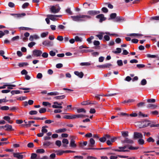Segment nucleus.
<instances>
[{"mask_svg": "<svg viewBox=\"0 0 159 159\" xmlns=\"http://www.w3.org/2000/svg\"><path fill=\"white\" fill-rule=\"evenodd\" d=\"M71 17L74 21L81 22L85 21L87 19H90L91 17L89 15H80L76 16H71Z\"/></svg>", "mask_w": 159, "mask_h": 159, "instance_id": "f257e3e1", "label": "nucleus"}, {"mask_svg": "<svg viewBox=\"0 0 159 159\" xmlns=\"http://www.w3.org/2000/svg\"><path fill=\"white\" fill-rule=\"evenodd\" d=\"M42 44L45 46L50 47L53 46V42L48 40H45L43 42Z\"/></svg>", "mask_w": 159, "mask_h": 159, "instance_id": "f03ea898", "label": "nucleus"}, {"mask_svg": "<svg viewBox=\"0 0 159 159\" xmlns=\"http://www.w3.org/2000/svg\"><path fill=\"white\" fill-rule=\"evenodd\" d=\"M134 141L128 138L125 137L124 140L121 141V143H127L129 145V144H132L134 143Z\"/></svg>", "mask_w": 159, "mask_h": 159, "instance_id": "7ed1b4c3", "label": "nucleus"}, {"mask_svg": "<svg viewBox=\"0 0 159 159\" xmlns=\"http://www.w3.org/2000/svg\"><path fill=\"white\" fill-rule=\"evenodd\" d=\"M32 52L33 55L37 57L40 56L42 53V52L41 50L37 49L34 50Z\"/></svg>", "mask_w": 159, "mask_h": 159, "instance_id": "20e7f679", "label": "nucleus"}, {"mask_svg": "<svg viewBox=\"0 0 159 159\" xmlns=\"http://www.w3.org/2000/svg\"><path fill=\"white\" fill-rule=\"evenodd\" d=\"M62 102L58 103L57 102H53L54 104L52 105V107L54 108H62V107L61 106Z\"/></svg>", "mask_w": 159, "mask_h": 159, "instance_id": "39448f33", "label": "nucleus"}, {"mask_svg": "<svg viewBox=\"0 0 159 159\" xmlns=\"http://www.w3.org/2000/svg\"><path fill=\"white\" fill-rule=\"evenodd\" d=\"M96 17L97 19H99V22L102 23L103 21H105L106 19V18L104 17V15L103 14H100L97 15Z\"/></svg>", "mask_w": 159, "mask_h": 159, "instance_id": "423d86ee", "label": "nucleus"}, {"mask_svg": "<svg viewBox=\"0 0 159 159\" xmlns=\"http://www.w3.org/2000/svg\"><path fill=\"white\" fill-rule=\"evenodd\" d=\"M100 13V11H95V10H90L89 11L87 12V14L91 16H95L96 15Z\"/></svg>", "mask_w": 159, "mask_h": 159, "instance_id": "0eeeda50", "label": "nucleus"}, {"mask_svg": "<svg viewBox=\"0 0 159 159\" xmlns=\"http://www.w3.org/2000/svg\"><path fill=\"white\" fill-rule=\"evenodd\" d=\"M143 137V136L141 133L137 132L134 133V139L142 138Z\"/></svg>", "mask_w": 159, "mask_h": 159, "instance_id": "6e6552de", "label": "nucleus"}, {"mask_svg": "<svg viewBox=\"0 0 159 159\" xmlns=\"http://www.w3.org/2000/svg\"><path fill=\"white\" fill-rule=\"evenodd\" d=\"M22 153H15L13 152V156L17 158L18 159H22L23 158V155L20 154Z\"/></svg>", "mask_w": 159, "mask_h": 159, "instance_id": "1a4fd4ad", "label": "nucleus"}, {"mask_svg": "<svg viewBox=\"0 0 159 159\" xmlns=\"http://www.w3.org/2000/svg\"><path fill=\"white\" fill-rule=\"evenodd\" d=\"M60 7H59L58 8L56 9L54 6H52L50 8L51 12L53 13H56L58 12L60 9Z\"/></svg>", "mask_w": 159, "mask_h": 159, "instance_id": "9d476101", "label": "nucleus"}, {"mask_svg": "<svg viewBox=\"0 0 159 159\" xmlns=\"http://www.w3.org/2000/svg\"><path fill=\"white\" fill-rule=\"evenodd\" d=\"M74 138V137L73 136L71 137V140L70 143V146L71 147L75 148L76 147V145L75 143V141Z\"/></svg>", "mask_w": 159, "mask_h": 159, "instance_id": "9b49d317", "label": "nucleus"}, {"mask_svg": "<svg viewBox=\"0 0 159 159\" xmlns=\"http://www.w3.org/2000/svg\"><path fill=\"white\" fill-rule=\"evenodd\" d=\"M74 74L75 75L81 78H83L84 75L83 73L82 72H79L78 71H75L74 72Z\"/></svg>", "mask_w": 159, "mask_h": 159, "instance_id": "f8f14e48", "label": "nucleus"}, {"mask_svg": "<svg viewBox=\"0 0 159 159\" xmlns=\"http://www.w3.org/2000/svg\"><path fill=\"white\" fill-rule=\"evenodd\" d=\"M53 152L56 153L57 155L59 156L62 155L63 153H65L64 151L61 150H54Z\"/></svg>", "mask_w": 159, "mask_h": 159, "instance_id": "ddd939ff", "label": "nucleus"}, {"mask_svg": "<svg viewBox=\"0 0 159 159\" xmlns=\"http://www.w3.org/2000/svg\"><path fill=\"white\" fill-rule=\"evenodd\" d=\"M121 20H125L124 18L120 16H116L114 21L116 22H119Z\"/></svg>", "mask_w": 159, "mask_h": 159, "instance_id": "4468645a", "label": "nucleus"}, {"mask_svg": "<svg viewBox=\"0 0 159 159\" xmlns=\"http://www.w3.org/2000/svg\"><path fill=\"white\" fill-rule=\"evenodd\" d=\"M62 142L64 144L63 146L64 147H67L66 145L68 144L69 143L68 140L67 139H64L62 140Z\"/></svg>", "mask_w": 159, "mask_h": 159, "instance_id": "2eb2a0df", "label": "nucleus"}, {"mask_svg": "<svg viewBox=\"0 0 159 159\" xmlns=\"http://www.w3.org/2000/svg\"><path fill=\"white\" fill-rule=\"evenodd\" d=\"M47 17L52 20L55 21L56 20V19L55 15L49 14L47 15Z\"/></svg>", "mask_w": 159, "mask_h": 159, "instance_id": "dca6fc26", "label": "nucleus"}, {"mask_svg": "<svg viewBox=\"0 0 159 159\" xmlns=\"http://www.w3.org/2000/svg\"><path fill=\"white\" fill-rule=\"evenodd\" d=\"M116 16L117 15L116 13H112L110 15V18L108 19V20L115 19Z\"/></svg>", "mask_w": 159, "mask_h": 159, "instance_id": "f3484780", "label": "nucleus"}, {"mask_svg": "<svg viewBox=\"0 0 159 159\" xmlns=\"http://www.w3.org/2000/svg\"><path fill=\"white\" fill-rule=\"evenodd\" d=\"M4 127L7 128V129H5V130L6 131L13 130V129H12V126L11 125H9L8 124H6L5 126H4Z\"/></svg>", "mask_w": 159, "mask_h": 159, "instance_id": "a211bd4d", "label": "nucleus"}, {"mask_svg": "<svg viewBox=\"0 0 159 159\" xmlns=\"http://www.w3.org/2000/svg\"><path fill=\"white\" fill-rule=\"evenodd\" d=\"M23 93V92L19 90H12L11 92V93L12 95H14L15 94H17L19 93Z\"/></svg>", "mask_w": 159, "mask_h": 159, "instance_id": "6ab92c4d", "label": "nucleus"}, {"mask_svg": "<svg viewBox=\"0 0 159 159\" xmlns=\"http://www.w3.org/2000/svg\"><path fill=\"white\" fill-rule=\"evenodd\" d=\"M127 35L130 36H142L143 35L140 34L132 33L129 34Z\"/></svg>", "mask_w": 159, "mask_h": 159, "instance_id": "aec40b11", "label": "nucleus"}, {"mask_svg": "<svg viewBox=\"0 0 159 159\" xmlns=\"http://www.w3.org/2000/svg\"><path fill=\"white\" fill-rule=\"evenodd\" d=\"M12 16H16L17 17H21L22 16H25L26 14L25 13H23L21 14H11Z\"/></svg>", "mask_w": 159, "mask_h": 159, "instance_id": "412c9836", "label": "nucleus"}, {"mask_svg": "<svg viewBox=\"0 0 159 159\" xmlns=\"http://www.w3.org/2000/svg\"><path fill=\"white\" fill-rule=\"evenodd\" d=\"M77 112L78 113H80L81 112L85 113L86 112V111L84 108H81L77 109Z\"/></svg>", "mask_w": 159, "mask_h": 159, "instance_id": "4be33fe9", "label": "nucleus"}, {"mask_svg": "<svg viewBox=\"0 0 159 159\" xmlns=\"http://www.w3.org/2000/svg\"><path fill=\"white\" fill-rule=\"evenodd\" d=\"M19 29L24 30H33V29L24 27H21L19 28Z\"/></svg>", "mask_w": 159, "mask_h": 159, "instance_id": "5701e85b", "label": "nucleus"}, {"mask_svg": "<svg viewBox=\"0 0 159 159\" xmlns=\"http://www.w3.org/2000/svg\"><path fill=\"white\" fill-rule=\"evenodd\" d=\"M63 118L66 119H74V115H65L64 116Z\"/></svg>", "mask_w": 159, "mask_h": 159, "instance_id": "b1692460", "label": "nucleus"}, {"mask_svg": "<svg viewBox=\"0 0 159 159\" xmlns=\"http://www.w3.org/2000/svg\"><path fill=\"white\" fill-rule=\"evenodd\" d=\"M116 51H113L112 52L115 54L120 53L121 51V49L120 48H116Z\"/></svg>", "mask_w": 159, "mask_h": 159, "instance_id": "393cba45", "label": "nucleus"}, {"mask_svg": "<svg viewBox=\"0 0 159 159\" xmlns=\"http://www.w3.org/2000/svg\"><path fill=\"white\" fill-rule=\"evenodd\" d=\"M66 130V129L65 128L60 129L56 131L57 133L64 132Z\"/></svg>", "mask_w": 159, "mask_h": 159, "instance_id": "a878e982", "label": "nucleus"}, {"mask_svg": "<svg viewBox=\"0 0 159 159\" xmlns=\"http://www.w3.org/2000/svg\"><path fill=\"white\" fill-rule=\"evenodd\" d=\"M29 64L27 62H22L19 63L18 64V66L20 67H23L24 66H28Z\"/></svg>", "mask_w": 159, "mask_h": 159, "instance_id": "bb28decb", "label": "nucleus"}, {"mask_svg": "<svg viewBox=\"0 0 159 159\" xmlns=\"http://www.w3.org/2000/svg\"><path fill=\"white\" fill-rule=\"evenodd\" d=\"M100 34H97L96 35V36L99 39L101 40L103 38V34H105L103 32H100Z\"/></svg>", "mask_w": 159, "mask_h": 159, "instance_id": "cd10ccee", "label": "nucleus"}, {"mask_svg": "<svg viewBox=\"0 0 159 159\" xmlns=\"http://www.w3.org/2000/svg\"><path fill=\"white\" fill-rule=\"evenodd\" d=\"M81 103L83 105H86L90 104L89 100L83 101Z\"/></svg>", "mask_w": 159, "mask_h": 159, "instance_id": "c85d7f7f", "label": "nucleus"}, {"mask_svg": "<svg viewBox=\"0 0 159 159\" xmlns=\"http://www.w3.org/2000/svg\"><path fill=\"white\" fill-rule=\"evenodd\" d=\"M113 150L115 151L118 152H129V150H118L117 149H112Z\"/></svg>", "mask_w": 159, "mask_h": 159, "instance_id": "c756f323", "label": "nucleus"}, {"mask_svg": "<svg viewBox=\"0 0 159 159\" xmlns=\"http://www.w3.org/2000/svg\"><path fill=\"white\" fill-rule=\"evenodd\" d=\"M75 40L76 42H81L82 41V38H80L78 36H76L75 38Z\"/></svg>", "mask_w": 159, "mask_h": 159, "instance_id": "7c9ffc66", "label": "nucleus"}, {"mask_svg": "<svg viewBox=\"0 0 159 159\" xmlns=\"http://www.w3.org/2000/svg\"><path fill=\"white\" fill-rule=\"evenodd\" d=\"M90 144L89 146V147H92L93 145H94L95 144V142L94 139L93 138H91L90 140Z\"/></svg>", "mask_w": 159, "mask_h": 159, "instance_id": "2f4dec72", "label": "nucleus"}, {"mask_svg": "<svg viewBox=\"0 0 159 159\" xmlns=\"http://www.w3.org/2000/svg\"><path fill=\"white\" fill-rule=\"evenodd\" d=\"M146 56L148 58H156L158 57L157 55H151L150 54H147L146 55Z\"/></svg>", "mask_w": 159, "mask_h": 159, "instance_id": "473e14b6", "label": "nucleus"}, {"mask_svg": "<svg viewBox=\"0 0 159 159\" xmlns=\"http://www.w3.org/2000/svg\"><path fill=\"white\" fill-rule=\"evenodd\" d=\"M65 96L64 95H62L60 96H57L55 97V98L57 99H62L65 98Z\"/></svg>", "mask_w": 159, "mask_h": 159, "instance_id": "72a5a7b5", "label": "nucleus"}, {"mask_svg": "<svg viewBox=\"0 0 159 159\" xmlns=\"http://www.w3.org/2000/svg\"><path fill=\"white\" fill-rule=\"evenodd\" d=\"M59 93L57 92H51L48 93V95H56L59 94Z\"/></svg>", "mask_w": 159, "mask_h": 159, "instance_id": "f704fd0d", "label": "nucleus"}, {"mask_svg": "<svg viewBox=\"0 0 159 159\" xmlns=\"http://www.w3.org/2000/svg\"><path fill=\"white\" fill-rule=\"evenodd\" d=\"M52 143L49 141L44 142L43 143V145L45 146L48 147Z\"/></svg>", "mask_w": 159, "mask_h": 159, "instance_id": "c9c22d12", "label": "nucleus"}, {"mask_svg": "<svg viewBox=\"0 0 159 159\" xmlns=\"http://www.w3.org/2000/svg\"><path fill=\"white\" fill-rule=\"evenodd\" d=\"M117 63L118 65L119 66H121L123 65V62L122 60H117Z\"/></svg>", "mask_w": 159, "mask_h": 159, "instance_id": "e433bc0d", "label": "nucleus"}, {"mask_svg": "<svg viewBox=\"0 0 159 159\" xmlns=\"http://www.w3.org/2000/svg\"><path fill=\"white\" fill-rule=\"evenodd\" d=\"M145 102H140L137 104V106L139 107H143L145 105Z\"/></svg>", "mask_w": 159, "mask_h": 159, "instance_id": "4c0bfd02", "label": "nucleus"}, {"mask_svg": "<svg viewBox=\"0 0 159 159\" xmlns=\"http://www.w3.org/2000/svg\"><path fill=\"white\" fill-rule=\"evenodd\" d=\"M46 111V109L45 108H41L39 110V112L40 113H45Z\"/></svg>", "mask_w": 159, "mask_h": 159, "instance_id": "58836bf2", "label": "nucleus"}, {"mask_svg": "<svg viewBox=\"0 0 159 159\" xmlns=\"http://www.w3.org/2000/svg\"><path fill=\"white\" fill-rule=\"evenodd\" d=\"M121 133L122 135L124 137L128 136V132L127 131H122Z\"/></svg>", "mask_w": 159, "mask_h": 159, "instance_id": "ea45409f", "label": "nucleus"}, {"mask_svg": "<svg viewBox=\"0 0 159 159\" xmlns=\"http://www.w3.org/2000/svg\"><path fill=\"white\" fill-rule=\"evenodd\" d=\"M36 152L38 153H43L45 152V151L43 149H38L36 150Z\"/></svg>", "mask_w": 159, "mask_h": 159, "instance_id": "a19ab883", "label": "nucleus"}, {"mask_svg": "<svg viewBox=\"0 0 159 159\" xmlns=\"http://www.w3.org/2000/svg\"><path fill=\"white\" fill-rule=\"evenodd\" d=\"M48 32H43L41 34V36L42 38H44L46 37L48 35Z\"/></svg>", "mask_w": 159, "mask_h": 159, "instance_id": "79ce46f5", "label": "nucleus"}, {"mask_svg": "<svg viewBox=\"0 0 159 159\" xmlns=\"http://www.w3.org/2000/svg\"><path fill=\"white\" fill-rule=\"evenodd\" d=\"M36 43L35 42H31L28 44V46L30 48H31Z\"/></svg>", "mask_w": 159, "mask_h": 159, "instance_id": "37998d69", "label": "nucleus"}, {"mask_svg": "<svg viewBox=\"0 0 159 159\" xmlns=\"http://www.w3.org/2000/svg\"><path fill=\"white\" fill-rule=\"evenodd\" d=\"M138 142L139 144L140 145H143L144 143V141L143 139H142V138L139 139Z\"/></svg>", "mask_w": 159, "mask_h": 159, "instance_id": "c03bdc74", "label": "nucleus"}, {"mask_svg": "<svg viewBox=\"0 0 159 159\" xmlns=\"http://www.w3.org/2000/svg\"><path fill=\"white\" fill-rule=\"evenodd\" d=\"M93 51V50L92 49H84L82 50L81 52H92Z\"/></svg>", "mask_w": 159, "mask_h": 159, "instance_id": "a18cd8bd", "label": "nucleus"}, {"mask_svg": "<svg viewBox=\"0 0 159 159\" xmlns=\"http://www.w3.org/2000/svg\"><path fill=\"white\" fill-rule=\"evenodd\" d=\"M147 82L145 79H143L141 82V84L142 85H144L147 84Z\"/></svg>", "mask_w": 159, "mask_h": 159, "instance_id": "49530a36", "label": "nucleus"}, {"mask_svg": "<svg viewBox=\"0 0 159 159\" xmlns=\"http://www.w3.org/2000/svg\"><path fill=\"white\" fill-rule=\"evenodd\" d=\"M0 109L2 110H7L9 109V107L8 106H2L0 107Z\"/></svg>", "mask_w": 159, "mask_h": 159, "instance_id": "de8ad7c7", "label": "nucleus"}, {"mask_svg": "<svg viewBox=\"0 0 159 159\" xmlns=\"http://www.w3.org/2000/svg\"><path fill=\"white\" fill-rule=\"evenodd\" d=\"M48 53L46 52H44L42 53V56L45 58H47L48 57Z\"/></svg>", "mask_w": 159, "mask_h": 159, "instance_id": "09e8293b", "label": "nucleus"}, {"mask_svg": "<svg viewBox=\"0 0 159 159\" xmlns=\"http://www.w3.org/2000/svg\"><path fill=\"white\" fill-rule=\"evenodd\" d=\"M134 101H133V100H125L123 101V102H122L121 103H123V104H125V103H129L130 102H133Z\"/></svg>", "mask_w": 159, "mask_h": 159, "instance_id": "8fccbe9b", "label": "nucleus"}, {"mask_svg": "<svg viewBox=\"0 0 159 159\" xmlns=\"http://www.w3.org/2000/svg\"><path fill=\"white\" fill-rule=\"evenodd\" d=\"M147 141L148 142H154L155 140L152 137H150L147 139Z\"/></svg>", "mask_w": 159, "mask_h": 159, "instance_id": "3c124183", "label": "nucleus"}, {"mask_svg": "<svg viewBox=\"0 0 159 159\" xmlns=\"http://www.w3.org/2000/svg\"><path fill=\"white\" fill-rule=\"evenodd\" d=\"M66 12L70 15H72L73 13L70 10V8H68L66 10Z\"/></svg>", "mask_w": 159, "mask_h": 159, "instance_id": "603ef678", "label": "nucleus"}, {"mask_svg": "<svg viewBox=\"0 0 159 159\" xmlns=\"http://www.w3.org/2000/svg\"><path fill=\"white\" fill-rule=\"evenodd\" d=\"M139 147H134L132 146H129L128 148L130 150H137L139 148Z\"/></svg>", "mask_w": 159, "mask_h": 159, "instance_id": "864d4df0", "label": "nucleus"}, {"mask_svg": "<svg viewBox=\"0 0 159 159\" xmlns=\"http://www.w3.org/2000/svg\"><path fill=\"white\" fill-rule=\"evenodd\" d=\"M37 155L35 153H32L31 154V158L32 159H34L36 158Z\"/></svg>", "mask_w": 159, "mask_h": 159, "instance_id": "5fc2aeb1", "label": "nucleus"}, {"mask_svg": "<svg viewBox=\"0 0 159 159\" xmlns=\"http://www.w3.org/2000/svg\"><path fill=\"white\" fill-rule=\"evenodd\" d=\"M112 65L110 63H106L104 64V68H109L111 66H112Z\"/></svg>", "mask_w": 159, "mask_h": 159, "instance_id": "6e6d98bb", "label": "nucleus"}, {"mask_svg": "<svg viewBox=\"0 0 159 159\" xmlns=\"http://www.w3.org/2000/svg\"><path fill=\"white\" fill-rule=\"evenodd\" d=\"M55 144L57 146L60 147L61 145V142L60 140H57L56 141Z\"/></svg>", "mask_w": 159, "mask_h": 159, "instance_id": "4d7b16f0", "label": "nucleus"}, {"mask_svg": "<svg viewBox=\"0 0 159 159\" xmlns=\"http://www.w3.org/2000/svg\"><path fill=\"white\" fill-rule=\"evenodd\" d=\"M80 65L82 66H90V63L89 62H82L80 63Z\"/></svg>", "mask_w": 159, "mask_h": 159, "instance_id": "13d9d810", "label": "nucleus"}, {"mask_svg": "<svg viewBox=\"0 0 159 159\" xmlns=\"http://www.w3.org/2000/svg\"><path fill=\"white\" fill-rule=\"evenodd\" d=\"M157 107V106H156L155 105L153 104H149L147 106V107H149V108L152 107V108H155L156 107Z\"/></svg>", "mask_w": 159, "mask_h": 159, "instance_id": "bf43d9fd", "label": "nucleus"}, {"mask_svg": "<svg viewBox=\"0 0 159 159\" xmlns=\"http://www.w3.org/2000/svg\"><path fill=\"white\" fill-rule=\"evenodd\" d=\"M57 39L60 41H62L63 40V38L62 36L59 35L57 36Z\"/></svg>", "mask_w": 159, "mask_h": 159, "instance_id": "052dcab7", "label": "nucleus"}, {"mask_svg": "<svg viewBox=\"0 0 159 159\" xmlns=\"http://www.w3.org/2000/svg\"><path fill=\"white\" fill-rule=\"evenodd\" d=\"M99 141L102 142H104L106 140V137H103L99 139Z\"/></svg>", "mask_w": 159, "mask_h": 159, "instance_id": "680f3d73", "label": "nucleus"}, {"mask_svg": "<svg viewBox=\"0 0 159 159\" xmlns=\"http://www.w3.org/2000/svg\"><path fill=\"white\" fill-rule=\"evenodd\" d=\"M42 104L44 106H47L48 105L51 106V104L49 102H43L42 103Z\"/></svg>", "mask_w": 159, "mask_h": 159, "instance_id": "e2e57ef3", "label": "nucleus"}, {"mask_svg": "<svg viewBox=\"0 0 159 159\" xmlns=\"http://www.w3.org/2000/svg\"><path fill=\"white\" fill-rule=\"evenodd\" d=\"M94 38V37L93 36H91L89 38H88L87 39V41H88L89 42V43H91L92 42H91V40L93 39Z\"/></svg>", "mask_w": 159, "mask_h": 159, "instance_id": "0e129e2a", "label": "nucleus"}, {"mask_svg": "<svg viewBox=\"0 0 159 159\" xmlns=\"http://www.w3.org/2000/svg\"><path fill=\"white\" fill-rule=\"evenodd\" d=\"M37 113V112L36 111H31L29 112L30 114L31 115H35Z\"/></svg>", "mask_w": 159, "mask_h": 159, "instance_id": "69168bd1", "label": "nucleus"}, {"mask_svg": "<svg viewBox=\"0 0 159 159\" xmlns=\"http://www.w3.org/2000/svg\"><path fill=\"white\" fill-rule=\"evenodd\" d=\"M104 39L106 41H108L110 40V37L108 35H105L104 37Z\"/></svg>", "mask_w": 159, "mask_h": 159, "instance_id": "338daca9", "label": "nucleus"}, {"mask_svg": "<svg viewBox=\"0 0 159 159\" xmlns=\"http://www.w3.org/2000/svg\"><path fill=\"white\" fill-rule=\"evenodd\" d=\"M151 20H159V16H155L152 17L151 18Z\"/></svg>", "mask_w": 159, "mask_h": 159, "instance_id": "774afa93", "label": "nucleus"}]
</instances>
